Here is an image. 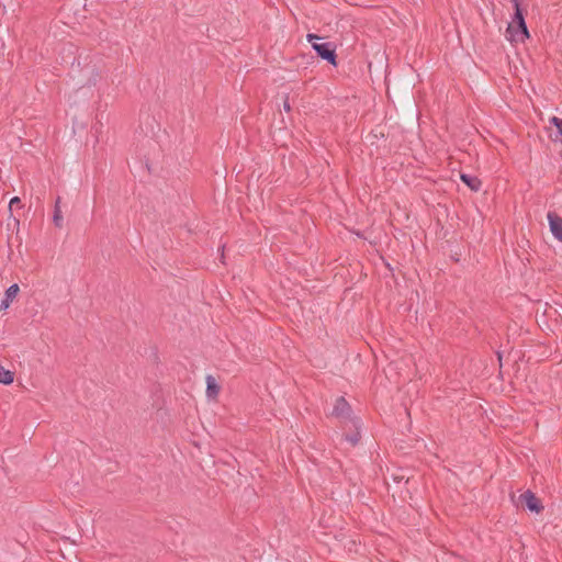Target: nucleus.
<instances>
[{
	"instance_id": "nucleus-11",
	"label": "nucleus",
	"mask_w": 562,
	"mask_h": 562,
	"mask_svg": "<svg viewBox=\"0 0 562 562\" xmlns=\"http://www.w3.org/2000/svg\"><path fill=\"white\" fill-rule=\"evenodd\" d=\"M14 381V373L0 366V383L10 385Z\"/></svg>"
},
{
	"instance_id": "nucleus-14",
	"label": "nucleus",
	"mask_w": 562,
	"mask_h": 562,
	"mask_svg": "<svg viewBox=\"0 0 562 562\" xmlns=\"http://www.w3.org/2000/svg\"><path fill=\"white\" fill-rule=\"evenodd\" d=\"M306 40H307V42H308V43H311V44H312V46H313L314 44H317V43H318V41L323 40V37L318 36L317 34L308 33V34L306 35Z\"/></svg>"
},
{
	"instance_id": "nucleus-9",
	"label": "nucleus",
	"mask_w": 562,
	"mask_h": 562,
	"mask_svg": "<svg viewBox=\"0 0 562 562\" xmlns=\"http://www.w3.org/2000/svg\"><path fill=\"white\" fill-rule=\"evenodd\" d=\"M221 391V386L213 375L206 376V395L209 398H216Z\"/></svg>"
},
{
	"instance_id": "nucleus-1",
	"label": "nucleus",
	"mask_w": 562,
	"mask_h": 562,
	"mask_svg": "<svg viewBox=\"0 0 562 562\" xmlns=\"http://www.w3.org/2000/svg\"><path fill=\"white\" fill-rule=\"evenodd\" d=\"M316 55L333 66H337L336 44L333 42L317 43L313 45Z\"/></svg>"
},
{
	"instance_id": "nucleus-6",
	"label": "nucleus",
	"mask_w": 562,
	"mask_h": 562,
	"mask_svg": "<svg viewBox=\"0 0 562 562\" xmlns=\"http://www.w3.org/2000/svg\"><path fill=\"white\" fill-rule=\"evenodd\" d=\"M547 217L552 235L558 240L562 241V217L559 216L555 212H549Z\"/></svg>"
},
{
	"instance_id": "nucleus-16",
	"label": "nucleus",
	"mask_w": 562,
	"mask_h": 562,
	"mask_svg": "<svg viewBox=\"0 0 562 562\" xmlns=\"http://www.w3.org/2000/svg\"><path fill=\"white\" fill-rule=\"evenodd\" d=\"M283 109L286 112L291 111V106H290V103H289V97H285V100L283 101Z\"/></svg>"
},
{
	"instance_id": "nucleus-8",
	"label": "nucleus",
	"mask_w": 562,
	"mask_h": 562,
	"mask_svg": "<svg viewBox=\"0 0 562 562\" xmlns=\"http://www.w3.org/2000/svg\"><path fill=\"white\" fill-rule=\"evenodd\" d=\"M460 179L474 192H477L482 187V181L476 176L460 173Z\"/></svg>"
},
{
	"instance_id": "nucleus-2",
	"label": "nucleus",
	"mask_w": 562,
	"mask_h": 562,
	"mask_svg": "<svg viewBox=\"0 0 562 562\" xmlns=\"http://www.w3.org/2000/svg\"><path fill=\"white\" fill-rule=\"evenodd\" d=\"M352 409L350 404L346 401L344 396H339L334 405L331 415L341 418L344 420H351L355 426L358 425V420L351 417Z\"/></svg>"
},
{
	"instance_id": "nucleus-5",
	"label": "nucleus",
	"mask_w": 562,
	"mask_h": 562,
	"mask_svg": "<svg viewBox=\"0 0 562 562\" xmlns=\"http://www.w3.org/2000/svg\"><path fill=\"white\" fill-rule=\"evenodd\" d=\"M512 2H513L515 11H514L512 22L507 26V32H512L513 30H515V23H520L521 25H522V23H526L525 10L521 7L524 0H512Z\"/></svg>"
},
{
	"instance_id": "nucleus-7",
	"label": "nucleus",
	"mask_w": 562,
	"mask_h": 562,
	"mask_svg": "<svg viewBox=\"0 0 562 562\" xmlns=\"http://www.w3.org/2000/svg\"><path fill=\"white\" fill-rule=\"evenodd\" d=\"M19 290L20 289H19V285L16 283L10 285L5 290L4 297L2 299L1 304H0V311H4V310H7L10 306L11 302L18 295Z\"/></svg>"
},
{
	"instance_id": "nucleus-12",
	"label": "nucleus",
	"mask_w": 562,
	"mask_h": 562,
	"mask_svg": "<svg viewBox=\"0 0 562 562\" xmlns=\"http://www.w3.org/2000/svg\"><path fill=\"white\" fill-rule=\"evenodd\" d=\"M550 123L557 127V134L552 139L554 142H558V140L562 142V119L552 116L550 119Z\"/></svg>"
},
{
	"instance_id": "nucleus-10",
	"label": "nucleus",
	"mask_w": 562,
	"mask_h": 562,
	"mask_svg": "<svg viewBox=\"0 0 562 562\" xmlns=\"http://www.w3.org/2000/svg\"><path fill=\"white\" fill-rule=\"evenodd\" d=\"M59 203H60V198L58 196L56 202H55V209H54V214H53V222H54V225L56 227L61 228L63 227V223H64V218H63V215H61Z\"/></svg>"
},
{
	"instance_id": "nucleus-3",
	"label": "nucleus",
	"mask_w": 562,
	"mask_h": 562,
	"mask_svg": "<svg viewBox=\"0 0 562 562\" xmlns=\"http://www.w3.org/2000/svg\"><path fill=\"white\" fill-rule=\"evenodd\" d=\"M530 37V33L528 31L527 24L515 23V30L512 32L506 31V38L513 42H521L524 43L527 38Z\"/></svg>"
},
{
	"instance_id": "nucleus-13",
	"label": "nucleus",
	"mask_w": 562,
	"mask_h": 562,
	"mask_svg": "<svg viewBox=\"0 0 562 562\" xmlns=\"http://www.w3.org/2000/svg\"><path fill=\"white\" fill-rule=\"evenodd\" d=\"M360 437V431L357 429L355 432L346 435L345 439L352 446H356L359 442Z\"/></svg>"
},
{
	"instance_id": "nucleus-4",
	"label": "nucleus",
	"mask_w": 562,
	"mask_h": 562,
	"mask_svg": "<svg viewBox=\"0 0 562 562\" xmlns=\"http://www.w3.org/2000/svg\"><path fill=\"white\" fill-rule=\"evenodd\" d=\"M521 501L525 503L526 507L532 513H540L543 510V506L541 501L536 496L533 492L527 490L525 493L520 495Z\"/></svg>"
},
{
	"instance_id": "nucleus-15",
	"label": "nucleus",
	"mask_w": 562,
	"mask_h": 562,
	"mask_svg": "<svg viewBox=\"0 0 562 562\" xmlns=\"http://www.w3.org/2000/svg\"><path fill=\"white\" fill-rule=\"evenodd\" d=\"M20 204H21V199L19 196H13L10 200L9 207H10V210H12L15 205L20 206Z\"/></svg>"
}]
</instances>
